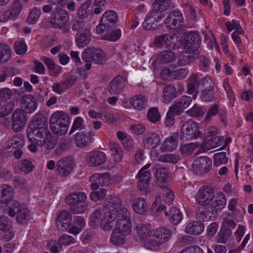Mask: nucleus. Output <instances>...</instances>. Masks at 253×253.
<instances>
[{"label":"nucleus","mask_w":253,"mask_h":253,"mask_svg":"<svg viewBox=\"0 0 253 253\" xmlns=\"http://www.w3.org/2000/svg\"><path fill=\"white\" fill-rule=\"evenodd\" d=\"M182 137L187 139H197L201 135L197 123L192 120L183 123L181 126Z\"/></svg>","instance_id":"obj_9"},{"label":"nucleus","mask_w":253,"mask_h":253,"mask_svg":"<svg viewBox=\"0 0 253 253\" xmlns=\"http://www.w3.org/2000/svg\"><path fill=\"white\" fill-rule=\"evenodd\" d=\"M226 199L224 195L221 193L219 192L217 193L214 200H212L210 207L212 209L217 210H221L223 209L226 205Z\"/></svg>","instance_id":"obj_35"},{"label":"nucleus","mask_w":253,"mask_h":253,"mask_svg":"<svg viewBox=\"0 0 253 253\" xmlns=\"http://www.w3.org/2000/svg\"><path fill=\"white\" fill-rule=\"evenodd\" d=\"M204 230V224L199 221L190 222L185 227V231L188 234L198 235Z\"/></svg>","instance_id":"obj_31"},{"label":"nucleus","mask_w":253,"mask_h":253,"mask_svg":"<svg viewBox=\"0 0 253 253\" xmlns=\"http://www.w3.org/2000/svg\"><path fill=\"white\" fill-rule=\"evenodd\" d=\"M117 20L118 15L115 11L110 10L105 12L101 17L99 24L96 27L97 32L102 34L105 30L113 29L116 27Z\"/></svg>","instance_id":"obj_6"},{"label":"nucleus","mask_w":253,"mask_h":253,"mask_svg":"<svg viewBox=\"0 0 253 253\" xmlns=\"http://www.w3.org/2000/svg\"><path fill=\"white\" fill-rule=\"evenodd\" d=\"M205 109L203 107L198 104H195L193 107L188 110L186 113L192 117H199L203 115Z\"/></svg>","instance_id":"obj_52"},{"label":"nucleus","mask_w":253,"mask_h":253,"mask_svg":"<svg viewBox=\"0 0 253 253\" xmlns=\"http://www.w3.org/2000/svg\"><path fill=\"white\" fill-rule=\"evenodd\" d=\"M87 196L83 192H74L70 194L65 199L67 204L71 207L69 211L73 214L84 213L88 208V204L86 202Z\"/></svg>","instance_id":"obj_1"},{"label":"nucleus","mask_w":253,"mask_h":253,"mask_svg":"<svg viewBox=\"0 0 253 253\" xmlns=\"http://www.w3.org/2000/svg\"><path fill=\"white\" fill-rule=\"evenodd\" d=\"M137 233L142 242L154 234L150 229L149 226L144 224H139L137 226Z\"/></svg>","instance_id":"obj_39"},{"label":"nucleus","mask_w":253,"mask_h":253,"mask_svg":"<svg viewBox=\"0 0 253 253\" xmlns=\"http://www.w3.org/2000/svg\"><path fill=\"white\" fill-rule=\"evenodd\" d=\"M178 144L177 136H170L168 137L164 142L161 147L162 151H171L176 149Z\"/></svg>","instance_id":"obj_38"},{"label":"nucleus","mask_w":253,"mask_h":253,"mask_svg":"<svg viewBox=\"0 0 253 253\" xmlns=\"http://www.w3.org/2000/svg\"><path fill=\"white\" fill-rule=\"evenodd\" d=\"M94 135L92 131L78 132L75 135V143L79 148L88 147L93 142Z\"/></svg>","instance_id":"obj_16"},{"label":"nucleus","mask_w":253,"mask_h":253,"mask_svg":"<svg viewBox=\"0 0 253 253\" xmlns=\"http://www.w3.org/2000/svg\"><path fill=\"white\" fill-rule=\"evenodd\" d=\"M13 189L8 185L3 184L0 186V203L7 204L13 201Z\"/></svg>","instance_id":"obj_26"},{"label":"nucleus","mask_w":253,"mask_h":253,"mask_svg":"<svg viewBox=\"0 0 253 253\" xmlns=\"http://www.w3.org/2000/svg\"><path fill=\"white\" fill-rule=\"evenodd\" d=\"M154 234L157 235V238L160 241L162 240L163 244L168 241L171 236L170 230L165 228L157 229Z\"/></svg>","instance_id":"obj_47"},{"label":"nucleus","mask_w":253,"mask_h":253,"mask_svg":"<svg viewBox=\"0 0 253 253\" xmlns=\"http://www.w3.org/2000/svg\"><path fill=\"white\" fill-rule=\"evenodd\" d=\"M217 215L216 210L212 209L211 207L209 208L208 206H202L198 209L196 211L197 218L203 221L213 220V218Z\"/></svg>","instance_id":"obj_19"},{"label":"nucleus","mask_w":253,"mask_h":253,"mask_svg":"<svg viewBox=\"0 0 253 253\" xmlns=\"http://www.w3.org/2000/svg\"><path fill=\"white\" fill-rule=\"evenodd\" d=\"M83 119L81 117H78L74 120L69 134H71L76 130L83 129L84 128V125L83 124Z\"/></svg>","instance_id":"obj_60"},{"label":"nucleus","mask_w":253,"mask_h":253,"mask_svg":"<svg viewBox=\"0 0 253 253\" xmlns=\"http://www.w3.org/2000/svg\"><path fill=\"white\" fill-rule=\"evenodd\" d=\"M175 90L174 85L171 84L167 85L163 90V101L168 103L178 96Z\"/></svg>","instance_id":"obj_34"},{"label":"nucleus","mask_w":253,"mask_h":253,"mask_svg":"<svg viewBox=\"0 0 253 253\" xmlns=\"http://www.w3.org/2000/svg\"><path fill=\"white\" fill-rule=\"evenodd\" d=\"M151 167L150 164H147L142 167L137 174L138 178L137 187L141 191L148 189L151 180V172L148 169Z\"/></svg>","instance_id":"obj_13"},{"label":"nucleus","mask_w":253,"mask_h":253,"mask_svg":"<svg viewBox=\"0 0 253 253\" xmlns=\"http://www.w3.org/2000/svg\"><path fill=\"white\" fill-rule=\"evenodd\" d=\"M106 190L103 188L100 189L98 191L92 192L90 194V198L94 202L102 200L106 196Z\"/></svg>","instance_id":"obj_61"},{"label":"nucleus","mask_w":253,"mask_h":253,"mask_svg":"<svg viewBox=\"0 0 253 253\" xmlns=\"http://www.w3.org/2000/svg\"><path fill=\"white\" fill-rule=\"evenodd\" d=\"M211 166V159L206 156H201L194 161L192 164V169L196 173L200 174L209 171Z\"/></svg>","instance_id":"obj_14"},{"label":"nucleus","mask_w":253,"mask_h":253,"mask_svg":"<svg viewBox=\"0 0 253 253\" xmlns=\"http://www.w3.org/2000/svg\"><path fill=\"white\" fill-rule=\"evenodd\" d=\"M71 223V217L70 213L66 211H61L56 219V224L57 227L64 230L68 228Z\"/></svg>","instance_id":"obj_27"},{"label":"nucleus","mask_w":253,"mask_h":253,"mask_svg":"<svg viewBox=\"0 0 253 253\" xmlns=\"http://www.w3.org/2000/svg\"><path fill=\"white\" fill-rule=\"evenodd\" d=\"M41 14V10L37 7L33 8L27 18V22L30 24H35L39 19Z\"/></svg>","instance_id":"obj_56"},{"label":"nucleus","mask_w":253,"mask_h":253,"mask_svg":"<svg viewBox=\"0 0 253 253\" xmlns=\"http://www.w3.org/2000/svg\"><path fill=\"white\" fill-rule=\"evenodd\" d=\"M166 40L165 41L166 47L170 50H175L178 48L176 44L175 37L174 35L167 34L166 37Z\"/></svg>","instance_id":"obj_54"},{"label":"nucleus","mask_w":253,"mask_h":253,"mask_svg":"<svg viewBox=\"0 0 253 253\" xmlns=\"http://www.w3.org/2000/svg\"><path fill=\"white\" fill-rule=\"evenodd\" d=\"M176 56L173 52L170 50H165L158 55V59L162 63L168 64L175 61Z\"/></svg>","instance_id":"obj_43"},{"label":"nucleus","mask_w":253,"mask_h":253,"mask_svg":"<svg viewBox=\"0 0 253 253\" xmlns=\"http://www.w3.org/2000/svg\"><path fill=\"white\" fill-rule=\"evenodd\" d=\"M69 118L63 112L57 111L51 115L49 126L51 131L58 135H63L67 132Z\"/></svg>","instance_id":"obj_2"},{"label":"nucleus","mask_w":253,"mask_h":253,"mask_svg":"<svg viewBox=\"0 0 253 253\" xmlns=\"http://www.w3.org/2000/svg\"><path fill=\"white\" fill-rule=\"evenodd\" d=\"M217 113L218 114L219 119L223 123V124L226 125V112L224 110L219 109L218 106L217 105H214L212 106L208 110V113L205 117V120L206 121L210 120L211 118L215 115Z\"/></svg>","instance_id":"obj_30"},{"label":"nucleus","mask_w":253,"mask_h":253,"mask_svg":"<svg viewBox=\"0 0 253 253\" xmlns=\"http://www.w3.org/2000/svg\"><path fill=\"white\" fill-rule=\"evenodd\" d=\"M90 41V32L84 30L78 33L76 35L75 42L79 47L83 48L87 45Z\"/></svg>","instance_id":"obj_33"},{"label":"nucleus","mask_w":253,"mask_h":253,"mask_svg":"<svg viewBox=\"0 0 253 253\" xmlns=\"http://www.w3.org/2000/svg\"><path fill=\"white\" fill-rule=\"evenodd\" d=\"M165 25L170 30H175L184 25L181 12L178 10H171L165 20Z\"/></svg>","instance_id":"obj_11"},{"label":"nucleus","mask_w":253,"mask_h":253,"mask_svg":"<svg viewBox=\"0 0 253 253\" xmlns=\"http://www.w3.org/2000/svg\"><path fill=\"white\" fill-rule=\"evenodd\" d=\"M27 121L25 113L20 109H16L12 115V129L15 132L20 131Z\"/></svg>","instance_id":"obj_17"},{"label":"nucleus","mask_w":253,"mask_h":253,"mask_svg":"<svg viewBox=\"0 0 253 253\" xmlns=\"http://www.w3.org/2000/svg\"><path fill=\"white\" fill-rule=\"evenodd\" d=\"M132 207L135 213L140 214H145L148 210V205L146 200L141 197L134 200Z\"/></svg>","instance_id":"obj_32"},{"label":"nucleus","mask_w":253,"mask_h":253,"mask_svg":"<svg viewBox=\"0 0 253 253\" xmlns=\"http://www.w3.org/2000/svg\"><path fill=\"white\" fill-rule=\"evenodd\" d=\"M50 25L53 28L60 29L63 33L69 32L70 26L69 13L66 10L55 9L51 14Z\"/></svg>","instance_id":"obj_3"},{"label":"nucleus","mask_w":253,"mask_h":253,"mask_svg":"<svg viewBox=\"0 0 253 253\" xmlns=\"http://www.w3.org/2000/svg\"><path fill=\"white\" fill-rule=\"evenodd\" d=\"M10 47L5 43L0 44V64L6 63L11 58Z\"/></svg>","instance_id":"obj_42"},{"label":"nucleus","mask_w":253,"mask_h":253,"mask_svg":"<svg viewBox=\"0 0 253 253\" xmlns=\"http://www.w3.org/2000/svg\"><path fill=\"white\" fill-rule=\"evenodd\" d=\"M148 120L153 123H156L160 120V115L156 108H152L149 110L147 113Z\"/></svg>","instance_id":"obj_59"},{"label":"nucleus","mask_w":253,"mask_h":253,"mask_svg":"<svg viewBox=\"0 0 253 253\" xmlns=\"http://www.w3.org/2000/svg\"><path fill=\"white\" fill-rule=\"evenodd\" d=\"M82 60L85 63L84 65L86 70L91 68V62L95 64H102L106 60L104 52L101 49L86 48L82 52Z\"/></svg>","instance_id":"obj_5"},{"label":"nucleus","mask_w":253,"mask_h":253,"mask_svg":"<svg viewBox=\"0 0 253 253\" xmlns=\"http://www.w3.org/2000/svg\"><path fill=\"white\" fill-rule=\"evenodd\" d=\"M115 229H118L120 232L125 234L128 235L131 231V224L130 218L117 220L116 227Z\"/></svg>","instance_id":"obj_41"},{"label":"nucleus","mask_w":253,"mask_h":253,"mask_svg":"<svg viewBox=\"0 0 253 253\" xmlns=\"http://www.w3.org/2000/svg\"><path fill=\"white\" fill-rule=\"evenodd\" d=\"M122 205V199L117 196H108L104 203L103 211L105 214V216L109 217L111 221H114L116 219V212Z\"/></svg>","instance_id":"obj_7"},{"label":"nucleus","mask_w":253,"mask_h":253,"mask_svg":"<svg viewBox=\"0 0 253 253\" xmlns=\"http://www.w3.org/2000/svg\"><path fill=\"white\" fill-rule=\"evenodd\" d=\"M106 154L101 151H93L86 156L87 163L90 167H96L102 165L106 161Z\"/></svg>","instance_id":"obj_20"},{"label":"nucleus","mask_w":253,"mask_h":253,"mask_svg":"<svg viewBox=\"0 0 253 253\" xmlns=\"http://www.w3.org/2000/svg\"><path fill=\"white\" fill-rule=\"evenodd\" d=\"M195 198L198 204L210 208V205L214 199V191L210 187H202L197 193Z\"/></svg>","instance_id":"obj_12"},{"label":"nucleus","mask_w":253,"mask_h":253,"mask_svg":"<svg viewBox=\"0 0 253 253\" xmlns=\"http://www.w3.org/2000/svg\"><path fill=\"white\" fill-rule=\"evenodd\" d=\"M104 211L101 212L100 211H95L90 216V221L91 223L98 226L99 225L105 230H110L114 226L113 221L110 220L109 217L105 216Z\"/></svg>","instance_id":"obj_8"},{"label":"nucleus","mask_w":253,"mask_h":253,"mask_svg":"<svg viewBox=\"0 0 253 253\" xmlns=\"http://www.w3.org/2000/svg\"><path fill=\"white\" fill-rule=\"evenodd\" d=\"M231 235V231L229 229H224L221 230L217 237V240L219 243L225 244L227 242L228 238Z\"/></svg>","instance_id":"obj_62"},{"label":"nucleus","mask_w":253,"mask_h":253,"mask_svg":"<svg viewBox=\"0 0 253 253\" xmlns=\"http://www.w3.org/2000/svg\"><path fill=\"white\" fill-rule=\"evenodd\" d=\"M161 142L160 136L155 133L151 132L144 136L143 143L147 148H155L159 145Z\"/></svg>","instance_id":"obj_29"},{"label":"nucleus","mask_w":253,"mask_h":253,"mask_svg":"<svg viewBox=\"0 0 253 253\" xmlns=\"http://www.w3.org/2000/svg\"><path fill=\"white\" fill-rule=\"evenodd\" d=\"M196 146H197V145H195L193 143L184 145L181 147L180 152L184 156H190L193 154Z\"/></svg>","instance_id":"obj_57"},{"label":"nucleus","mask_w":253,"mask_h":253,"mask_svg":"<svg viewBox=\"0 0 253 253\" xmlns=\"http://www.w3.org/2000/svg\"><path fill=\"white\" fill-rule=\"evenodd\" d=\"M224 138L223 136H218L211 138L207 142L208 145L211 148H216L221 146L223 143Z\"/></svg>","instance_id":"obj_63"},{"label":"nucleus","mask_w":253,"mask_h":253,"mask_svg":"<svg viewBox=\"0 0 253 253\" xmlns=\"http://www.w3.org/2000/svg\"><path fill=\"white\" fill-rule=\"evenodd\" d=\"M175 102L183 110L191 103L192 98L190 96L183 95Z\"/></svg>","instance_id":"obj_64"},{"label":"nucleus","mask_w":253,"mask_h":253,"mask_svg":"<svg viewBox=\"0 0 253 253\" xmlns=\"http://www.w3.org/2000/svg\"><path fill=\"white\" fill-rule=\"evenodd\" d=\"M27 134L30 141L42 147L46 143L50 132L48 129H28Z\"/></svg>","instance_id":"obj_10"},{"label":"nucleus","mask_w":253,"mask_h":253,"mask_svg":"<svg viewBox=\"0 0 253 253\" xmlns=\"http://www.w3.org/2000/svg\"><path fill=\"white\" fill-rule=\"evenodd\" d=\"M170 214L171 215L170 221L173 224L177 225L180 223L182 218V215L178 209L175 207L171 208Z\"/></svg>","instance_id":"obj_50"},{"label":"nucleus","mask_w":253,"mask_h":253,"mask_svg":"<svg viewBox=\"0 0 253 253\" xmlns=\"http://www.w3.org/2000/svg\"><path fill=\"white\" fill-rule=\"evenodd\" d=\"M48 129L47 119L44 115L42 113L37 114L30 123L29 129Z\"/></svg>","instance_id":"obj_23"},{"label":"nucleus","mask_w":253,"mask_h":253,"mask_svg":"<svg viewBox=\"0 0 253 253\" xmlns=\"http://www.w3.org/2000/svg\"><path fill=\"white\" fill-rule=\"evenodd\" d=\"M144 246L151 250H156L159 247L163 244L162 240L160 241L155 234H153L148 238V239L144 240L143 242Z\"/></svg>","instance_id":"obj_36"},{"label":"nucleus","mask_w":253,"mask_h":253,"mask_svg":"<svg viewBox=\"0 0 253 253\" xmlns=\"http://www.w3.org/2000/svg\"><path fill=\"white\" fill-rule=\"evenodd\" d=\"M155 176L158 181H165L168 176V169L164 167H160L158 168L156 170Z\"/></svg>","instance_id":"obj_55"},{"label":"nucleus","mask_w":253,"mask_h":253,"mask_svg":"<svg viewBox=\"0 0 253 253\" xmlns=\"http://www.w3.org/2000/svg\"><path fill=\"white\" fill-rule=\"evenodd\" d=\"M127 235L120 232L118 229H114L111 236V243L114 245H120L125 243V237Z\"/></svg>","instance_id":"obj_40"},{"label":"nucleus","mask_w":253,"mask_h":253,"mask_svg":"<svg viewBox=\"0 0 253 253\" xmlns=\"http://www.w3.org/2000/svg\"><path fill=\"white\" fill-rule=\"evenodd\" d=\"M227 162V158L225 152L217 153L214 155L213 164L215 166H219L222 164L226 163Z\"/></svg>","instance_id":"obj_53"},{"label":"nucleus","mask_w":253,"mask_h":253,"mask_svg":"<svg viewBox=\"0 0 253 253\" xmlns=\"http://www.w3.org/2000/svg\"><path fill=\"white\" fill-rule=\"evenodd\" d=\"M200 42V37L196 33L189 32L184 34L183 38L180 41V43L184 48H188L192 45L197 46Z\"/></svg>","instance_id":"obj_22"},{"label":"nucleus","mask_w":253,"mask_h":253,"mask_svg":"<svg viewBox=\"0 0 253 253\" xmlns=\"http://www.w3.org/2000/svg\"><path fill=\"white\" fill-rule=\"evenodd\" d=\"M57 167L60 176H67L73 169V162L70 158L64 157L57 162Z\"/></svg>","instance_id":"obj_18"},{"label":"nucleus","mask_w":253,"mask_h":253,"mask_svg":"<svg viewBox=\"0 0 253 253\" xmlns=\"http://www.w3.org/2000/svg\"><path fill=\"white\" fill-rule=\"evenodd\" d=\"M170 5V0H156L153 3V7L161 13L168 10Z\"/></svg>","instance_id":"obj_48"},{"label":"nucleus","mask_w":253,"mask_h":253,"mask_svg":"<svg viewBox=\"0 0 253 253\" xmlns=\"http://www.w3.org/2000/svg\"><path fill=\"white\" fill-rule=\"evenodd\" d=\"M129 103L138 110H142L147 107V99L142 94H137L130 98Z\"/></svg>","instance_id":"obj_28"},{"label":"nucleus","mask_w":253,"mask_h":253,"mask_svg":"<svg viewBox=\"0 0 253 253\" xmlns=\"http://www.w3.org/2000/svg\"><path fill=\"white\" fill-rule=\"evenodd\" d=\"M106 34L102 36V39L105 40L115 42L120 39L121 36V30L119 29L105 30Z\"/></svg>","instance_id":"obj_45"},{"label":"nucleus","mask_w":253,"mask_h":253,"mask_svg":"<svg viewBox=\"0 0 253 253\" xmlns=\"http://www.w3.org/2000/svg\"><path fill=\"white\" fill-rule=\"evenodd\" d=\"M214 87L203 89L202 90L200 97L202 101H211L213 99L215 95Z\"/></svg>","instance_id":"obj_51"},{"label":"nucleus","mask_w":253,"mask_h":253,"mask_svg":"<svg viewBox=\"0 0 253 253\" xmlns=\"http://www.w3.org/2000/svg\"><path fill=\"white\" fill-rule=\"evenodd\" d=\"M109 148L114 155L115 161L116 162H120L123 159V150L121 146L117 143L112 142L109 144Z\"/></svg>","instance_id":"obj_44"},{"label":"nucleus","mask_w":253,"mask_h":253,"mask_svg":"<svg viewBox=\"0 0 253 253\" xmlns=\"http://www.w3.org/2000/svg\"><path fill=\"white\" fill-rule=\"evenodd\" d=\"M0 230L3 231V238L5 241H9L14 237L11 223L9 218L4 215L0 216Z\"/></svg>","instance_id":"obj_21"},{"label":"nucleus","mask_w":253,"mask_h":253,"mask_svg":"<svg viewBox=\"0 0 253 253\" xmlns=\"http://www.w3.org/2000/svg\"><path fill=\"white\" fill-rule=\"evenodd\" d=\"M24 144V136L22 134H17L8 140L6 144L7 149L11 148H22Z\"/></svg>","instance_id":"obj_37"},{"label":"nucleus","mask_w":253,"mask_h":253,"mask_svg":"<svg viewBox=\"0 0 253 253\" xmlns=\"http://www.w3.org/2000/svg\"><path fill=\"white\" fill-rule=\"evenodd\" d=\"M198 53L197 50H186L180 53L177 58V64L179 66L189 64L193 61Z\"/></svg>","instance_id":"obj_24"},{"label":"nucleus","mask_w":253,"mask_h":253,"mask_svg":"<svg viewBox=\"0 0 253 253\" xmlns=\"http://www.w3.org/2000/svg\"><path fill=\"white\" fill-rule=\"evenodd\" d=\"M8 214L11 217H16V220L20 224H25L32 218L30 210L26 206L13 200L8 207Z\"/></svg>","instance_id":"obj_4"},{"label":"nucleus","mask_w":253,"mask_h":253,"mask_svg":"<svg viewBox=\"0 0 253 253\" xmlns=\"http://www.w3.org/2000/svg\"><path fill=\"white\" fill-rule=\"evenodd\" d=\"M179 160V155L173 153L162 155L158 157V160L160 162L171 163L173 164H176Z\"/></svg>","instance_id":"obj_46"},{"label":"nucleus","mask_w":253,"mask_h":253,"mask_svg":"<svg viewBox=\"0 0 253 253\" xmlns=\"http://www.w3.org/2000/svg\"><path fill=\"white\" fill-rule=\"evenodd\" d=\"M20 105L24 112L31 114L35 112L38 107L36 99L31 94H25L20 99Z\"/></svg>","instance_id":"obj_15"},{"label":"nucleus","mask_w":253,"mask_h":253,"mask_svg":"<svg viewBox=\"0 0 253 253\" xmlns=\"http://www.w3.org/2000/svg\"><path fill=\"white\" fill-rule=\"evenodd\" d=\"M15 107V103L9 101L0 107V117L4 118L9 115Z\"/></svg>","instance_id":"obj_49"},{"label":"nucleus","mask_w":253,"mask_h":253,"mask_svg":"<svg viewBox=\"0 0 253 253\" xmlns=\"http://www.w3.org/2000/svg\"><path fill=\"white\" fill-rule=\"evenodd\" d=\"M124 86V78L117 76L109 84V91L111 94H119L122 92Z\"/></svg>","instance_id":"obj_25"},{"label":"nucleus","mask_w":253,"mask_h":253,"mask_svg":"<svg viewBox=\"0 0 253 253\" xmlns=\"http://www.w3.org/2000/svg\"><path fill=\"white\" fill-rule=\"evenodd\" d=\"M90 13V12L89 9V6L85 3L82 4L77 11V15L81 19L86 18L89 16Z\"/></svg>","instance_id":"obj_58"}]
</instances>
